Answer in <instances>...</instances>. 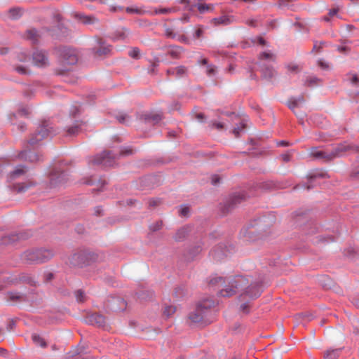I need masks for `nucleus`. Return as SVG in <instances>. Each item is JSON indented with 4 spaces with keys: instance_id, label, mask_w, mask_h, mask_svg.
Segmentation results:
<instances>
[{
    "instance_id": "obj_45",
    "label": "nucleus",
    "mask_w": 359,
    "mask_h": 359,
    "mask_svg": "<svg viewBox=\"0 0 359 359\" xmlns=\"http://www.w3.org/2000/svg\"><path fill=\"white\" fill-rule=\"evenodd\" d=\"M74 296L76 301L79 303H83L86 299V296L84 291L81 289L74 291Z\"/></svg>"
},
{
    "instance_id": "obj_22",
    "label": "nucleus",
    "mask_w": 359,
    "mask_h": 359,
    "mask_svg": "<svg viewBox=\"0 0 359 359\" xmlns=\"http://www.w3.org/2000/svg\"><path fill=\"white\" fill-rule=\"evenodd\" d=\"M307 177H308V184L304 183L302 184H299L296 188L301 187L302 188H304V189H306L307 190H310L315 187V185L313 183L315 179H316L318 177L325 178V177H329V176L325 172L317 171L314 173L309 174L307 176Z\"/></svg>"
},
{
    "instance_id": "obj_48",
    "label": "nucleus",
    "mask_w": 359,
    "mask_h": 359,
    "mask_svg": "<svg viewBox=\"0 0 359 359\" xmlns=\"http://www.w3.org/2000/svg\"><path fill=\"white\" fill-rule=\"evenodd\" d=\"M121 154L123 156H133L137 154V150L131 147H125L121 150Z\"/></svg>"
},
{
    "instance_id": "obj_32",
    "label": "nucleus",
    "mask_w": 359,
    "mask_h": 359,
    "mask_svg": "<svg viewBox=\"0 0 359 359\" xmlns=\"http://www.w3.org/2000/svg\"><path fill=\"white\" fill-rule=\"evenodd\" d=\"M304 102V99L302 96L297 98H291L288 102V107L294 111V109L302 105Z\"/></svg>"
},
{
    "instance_id": "obj_15",
    "label": "nucleus",
    "mask_w": 359,
    "mask_h": 359,
    "mask_svg": "<svg viewBox=\"0 0 359 359\" xmlns=\"http://www.w3.org/2000/svg\"><path fill=\"white\" fill-rule=\"evenodd\" d=\"M61 63L63 65H73L78 61V56L75 50L63 47L60 49Z\"/></svg>"
},
{
    "instance_id": "obj_42",
    "label": "nucleus",
    "mask_w": 359,
    "mask_h": 359,
    "mask_svg": "<svg viewBox=\"0 0 359 359\" xmlns=\"http://www.w3.org/2000/svg\"><path fill=\"white\" fill-rule=\"evenodd\" d=\"M212 22L215 25H229L231 22V20L227 16L222 15L219 18H213Z\"/></svg>"
},
{
    "instance_id": "obj_30",
    "label": "nucleus",
    "mask_w": 359,
    "mask_h": 359,
    "mask_svg": "<svg viewBox=\"0 0 359 359\" xmlns=\"http://www.w3.org/2000/svg\"><path fill=\"white\" fill-rule=\"evenodd\" d=\"M34 185V184L32 182H29L27 184L13 183L12 185L10 186V187H11V189L13 191H15L17 193H22V192H25L29 187H31Z\"/></svg>"
},
{
    "instance_id": "obj_51",
    "label": "nucleus",
    "mask_w": 359,
    "mask_h": 359,
    "mask_svg": "<svg viewBox=\"0 0 359 359\" xmlns=\"http://www.w3.org/2000/svg\"><path fill=\"white\" fill-rule=\"evenodd\" d=\"M22 283L29 284L30 285H36V281L29 276L22 274L19 278Z\"/></svg>"
},
{
    "instance_id": "obj_56",
    "label": "nucleus",
    "mask_w": 359,
    "mask_h": 359,
    "mask_svg": "<svg viewBox=\"0 0 359 359\" xmlns=\"http://www.w3.org/2000/svg\"><path fill=\"white\" fill-rule=\"evenodd\" d=\"M85 347L84 346H78L76 352L75 354H71V353H68L67 354V358L71 359L75 355H81L84 353Z\"/></svg>"
},
{
    "instance_id": "obj_10",
    "label": "nucleus",
    "mask_w": 359,
    "mask_h": 359,
    "mask_svg": "<svg viewBox=\"0 0 359 359\" xmlns=\"http://www.w3.org/2000/svg\"><path fill=\"white\" fill-rule=\"evenodd\" d=\"M84 322L88 325L104 330L109 328V324L107 318L100 313H88L84 318Z\"/></svg>"
},
{
    "instance_id": "obj_58",
    "label": "nucleus",
    "mask_w": 359,
    "mask_h": 359,
    "mask_svg": "<svg viewBox=\"0 0 359 359\" xmlns=\"http://www.w3.org/2000/svg\"><path fill=\"white\" fill-rule=\"evenodd\" d=\"M221 182V178L217 175H213L211 177V184L214 186L218 185Z\"/></svg>"
},
{
    "instance_id": "obj_31",
    "label": "nucleus",
    "mask_w": 359,
    "mask_h": 359,
    "mask_svg": "<svg viewBox=\"0 0 359 359\" xmlns=\"http://www.w3.org/2000/svg\"><path fill=\"white\" fill-rule=\"evenodd\" d=\"M184 51L182 47L179 46H171L168 50V55H170L172 58L177 59L180 57L181 54Z\"/></svg>"
},
{
    "instance_id": "obj_4",
    "label": "nucleus",
    "mask_w": 359,
    "mask_h": 359,
    "mask_svg": "<svg viewBox=\"0 0 359 359\" xmlns=\"http://www.w3.org/2000/svg\"><path fill=\"white\" fill-rule=\"evenodd\" d=\"M215 306V302L212 299H203L198 302L194 311L189 315V319L194 323H200L202 325H206L210 323L208 316L210 309Z\"/></svg>"
},
{
    "instance_id": "obj_37",
    "label": "nucleus",
    "mask_w": 359,
    "mask_h": 359,
    "mask_svg": "<svg viewBox=\"0 0 359 359\" xmlns=\"http://www.w3.org/2000/svg\"><path fill=\"white\" fill-rule=\"evenodd\" d=\"M126 11L128 13H135L137 15H144V14H149V11H147L143 9L142 8H137V7H127L126 8Z\"/></svg>"
},
{
    "instance_id": "obj_49",
    "label": "nucleus",
    "mask_w": 359,
    "mask_h": 359,
    "mask_svg": "<svg viewBox=\"0 0 359 359\" xmlns=\"http://www.w3.org/2000/svg\"><path fill=\"white\" fill-rule=\"evenodd\" d=\"M310 155L311 157H327V155L324 153V151L321 149H319L318 148L313 147L311 150Z\"/></svg>"
},
{
    "instance_id": "obj_52",
    "label": "nucleus",
    "mask_w": 359,
    "mask_h": 359,
    "mask_svg": "<svg viewBox=\"0 0 359 359\" xmlns=\"http://www.w3.org/2000/svg\"><path fill=\"white\" fill-rule=\"evenodd\" d=\"M174 11V9L172 8H160V9H155L153 12L149 11V15H157V14H168L171 12Z\"/></svg>"
},
{
    "instance_id": "obj_19",
    "label": "nucleus",
    "mask_w": 359,
    "mask_h": 359,
    "mask_svg": "<svg viewBox=\"0 0 359 359\" xmlns=\"http://www.w3.org/2000/svg\"><path fill=\"white\" fill-rule=\"evenodd\" d=\"M89 163L100 170H108L117 165L115 158H93Z\"/></svg>"
},
{
    "instance_id": "obj_46",
    "label": "nucleus",
    "mask_w": 359,
    "mask_h": 359,
    "mask_svg": "<svg viewBox=\"0 0 359 359\" xmlns=\"http://www.w3.org/2000/svg\"><path fill=\"white\" fill-rule=\"evenodd\" d=\"M197 8L201 13H204L206 11H212L214 6L212 4H198Z\"/></svg>"
},
{
    "instance_id": "obj_13",
    "label": "nucleus",
    "mask_w": 359,
    "mask_h": 359,
    "mask_svg": "<svg viewBox=\"0 0 359 359\" xmlns=\"http://www.w3.org/2000/svg\"><path fill=\"white\" fill-rule=\"evenodd\" d=\"M33 233L31 230H23L12 233L2 237L1 243L3 245L14 244L16 242L25 241L32 237Z\"/></svg>"
},
{
    "instance_id": "obj_43",
    "label": "nucleus",
    "mask_w": 359,
    "mask_h": 359,
    "mask_svg": "<svg viewBox=\"0 0 359 359\" xmlns=\"http://www.w3.org/2000/svg\"><path fill=\"white\" fill-rule=\"evenodd\" d=\"M27 38L33 41V43H36L38 41L39 34L38 32L34 29H31L27 31L26 32Z\"/></svg>"
},
{
    "instance_id": "obj_17",
    "label": "nucleus",
    "mask_w": 359,
    "mask_h": 359,
    "mask_svg": "<svg viewBox=\"0 0 359 359\" xmlns=\"http://www.w3.org/2000/svg\"><path fill=\"white\" fill-rule=\"evenodd\" d=\"M126 306V301L121 297H110L106 302V307L114 312L124 311Z\"/></svg>"
},
{
    "instance_id": "obj_25",
    "label": "nucleus",
    "mask_w": 359,
    "mask_h": 359,
    "mask_svg": "<svg viewBox=\"0 0 359 359\" xmlns=\"http://www.w3.org/2000/svg\"><path fill=\"white\" fill-rule=\"evenodd\" d=\"M191 231V226H188V225L184 226L177 230V231L175 233L173 238L175 241H177V242L182 241L189 234Z\"/></svg>"
},
{
    "instance_id": "obj_59",
    "label": "nucleus",
    "mask_w": 359,
    "mask_h": 359,
    "mask_svg": "<svg viewBox=\"0 0 359 359\" xmlns=\"http://www.w3.org/2000/svg\"><path fill=\"white\" fill-rule=\"evenodd\" d=\"M240 311L247 314L250 312V305L248 302H245L240 306Z\"/></svg>"
},
{
    "instance_id": "obj_26",
    "label": "nucleus",
    "mask_w": 359,
    "mask_h": 359,
    "mask_svg": "<svg viewBox=\"0 0 359 359\" xmlns=\"http://www.w3.org/2000/svg\"><path fill=\"white\" fill-rule=\"evenodd\" d=\"M75 18L85 25H93L98 22V19L94 15H86L83 13H76Z\"/></svg>"
},
{
    "instance_id": "obj_7",
    "label": "nucleus",
    "mask_w": 359,
    "mask_h": 359,
    "mask_svg": "<svg viewBox=\"0 0 359 359\" xmlns=\"http://www.w3.org/2000/svg\"><path fill=\"white\" fill-rule=\"evenodd\" d=\"M250 197V194L245 191L233 193L222 203H219V209L222 215H226L237 208L239 204Z\"/></svg>"
},
{
    "instance_id": "obj_20",
    "label": "nucleus",
    "mask_w": 359,
    "mask_h": 359,
    "mask_svg": "<svg viewBox=\"0 0 359 359\" xmlns=\"http://www.w3.org/2000/svg\"><path fill=\"white\" fill-rule=\"evenodd\" d=\"M96 45L93 47V53L95 56L101 57L110 53L111 46L106 44L105 41L101 38H96Z\"/></svg>"
},
{
    "instance_id": "obj_38",
    "label": "nucleus",
    "mask_w": 359,
    "mask_h": 359,
    "mask_svg": "<svg viewBox=\"0 0 359 359\" xmlns=\"http://www.w3.org/2000/svg\"><path fill=\"white\" fill-rule=\"evenodd\" d=\"M137 297L142 300H149L153 298L154 292L149 290H140L137 292Z\"/></svg>"
},
{
    "instance_id": "obj_8",
    "label": "nucleus",
    "mask_w": 359,
    "mask_h": 359,
    "mask_svg": "<svg viewBox=\"0 0 359 359\" xmlns=\"http://www.w3.org/2000/svg\"><path fill=\"white\" fill-rule=\"evenodd\" d=\"M103 259L104 255L102 254L90 251H81L72 255L70 262L75 266L83 267L94 262H102Z\"/></svg>"
},
{
    "instance_id": "obj_62",
    "label": "nucleus",
    "mask_w": 359,
    "mask_h": 359,
    "mask_svg": "<svg viewBox=\"0 0 359 359\" xmlns=\"http://www.w3.org/2000/svg\"><path fill=\"white\" fill-rule=\"evenodd\" d=\"M189 213V208L184 206L182 207L180 210V215L183 217H187Z\"/></svg>"
},
{
    "instance_id": "obj_24",
    "label": "nucleus",
    "mask_w": 359,
    "mask_h": 359,
    "mask_svg": "<svg viewBox=\"0 0 359 359\" xmlns=\"http://www.w3.org/2000/svg\"><path fill=\"white\" fill-rule=\"evenodd\" d=\"M130 35V31L126 28L121 27L118 29L113 34V39L116 41H126Z\"/></svg>"
},
{
    "instance_id": "obj_60",
    "label": "nucleus",
    "mask_w": 359,
    "mask_h": 359,
    "mask_svg": "<svg viewBox=\"0 0 359 359\" xmlns=\"http://www.w3.org/2000/svg\"><path fill=\"white\" fill-rule=\"evenodd\" d=\"M140 54V50L138 48H133L128 53L129 56L133 58H137Z\"/></svg>"
},
{
    "instance_id": "obj_35",
    "label": "nucleus",
    "mask_w": 359,
    "mask_h": 359,
    "mask_svg": "<svg viewBox=\"0 0 359 359\" xmlns=\"http://www.w3.org/2000/svg\"><path fill=\"white\" fill-rule=\"evenodd\" d=\"M341 348L330 349L324 353V359H337Z\"/></svg>"
},
{
    "instance_id": "obj_54",
    "label": "nucleus",
    "mask_w": 359,
    "mask_h": 359,
    "mask_svg": "<svg viewBox=\"0 0 359 359\" xmlns=\"http://www.w3.org/2000/svg\"><path fill=\"white\" fill-rule=\"evenodd\" d=\"M165 27V35L166 37L170 39H175L177 36V34L175 33L174 30L168 27L167 26H164Z\"/></svg>"
},
{
    "instance_id": "obj_27",
    "label": "nucleus",
    "mask_w": 359,
    "mask_h": 359,
    "mask_svg": "<svg viewBox=\"0 0 359 359\" xmlns=\"http://www.w3.org/2000/svg\"><path fill=\"white\" fill-rule=\"evenodd\" d=\"M7 299L11 302H27L28 298L25 294L19 292H8Z\"/></svg>"
},
{
    "instance_id": "obj_5",
    "label": "nucleus",
    "mask_w": 359,
    "mask_h": 359,
    "mask_svg": "<svg viewBox=\"0 0 359 359\" xmlns=\"http://www.w3.org/2000/svg\"><path fill=\"white\" fill-rule=\"evenodd\" d=\"M48 123H44L36 133H34L29 140L23 149L20 152L18 157H27L32 154V151H34L39 142L44 138L48 137L52 133Z\"/></svg>"
},
{
    "instance_id": "obj_23",
    "label": "nucleus",
    "mask_w": 359,
    "mask_h": 359,
    "mask_svg": "<svg viewBox=\"0 0 359 359\" xmlns=\"http://www.w3.org/2000/svg\"><path fill=\"white\" fill-rule=\"evenodd\" d=\"M292 218L294 220V223L297 226H302L303 225H305L311 227L312 224L308 223L309 219L307 215L302 211L294 212L292 215Z\"/></svg>"
},
{
    "instance_id": "obj_44",
    "label": "nucleus",
    "mask_w": 359,
    "mask_h": 359,
    "mask_svg": "<svg viewBox=\"0 0 359 359\" xmlns=\"http://www.w3.org/2000/svg\"><path fill=\"white\" fill-rule=\"evenodd\" d=\"M320 285L325 289L331 287L332 280L326 276H322L318 279Z\"/></svg>"
},
{
    "instance_id": "obj_3",
    "label": "nucleus",
    "mask_w": 359,
    "mask_h": 359,
    "mask_svg": "<svg viewBox=\"0 0 359 359\" xmlns=\"http://www.w3.org/2000/svg\"><path fill=\"white\" fill-rule=\"evenodd\" d=\"M69 163L67 161L58 160L49 167L48 177L51 187L60 186L67 182L68 175L66 167Z\"/></svg>"
},
{
    "instance_id": "obj_36",
    "label": "nucleus",
    "mask_w": 359,
    "mask_h": 359,
    "mask_svg": "<svg viewBox=\"0 0 359 359\" xmlns=\"http://www.w3.org/2000/svg\"><path fill=\"white\" fill-rule=\"evenodd\" d=\"M276 58V55L271 52H263L259 55V60L260 61L275 62Z\"/></svg>"
},
{
    "instance_id": "obj_11",
    "label": "nucleus",
    "mask_w": 359,
    "mask_h": 359,
    "mask_svg": "<svg viewBox=\"0 0 359 359\" xmlns=\"http://www.w3.org/2000/svg\"><path fill=\"white\" fill-rule=\"evenodd\" d=\"M161 178L158 175H147L137 181L138 189L143 191L154 189L161 184Z\"/></svg>"
},
{
    "instance_id": "obj_2",
    "label": "nucleus",
    "mask_w": 359,
    "mask_h": 359,
    "mask_svg": "<svg viewBox=\"0 0 359 359\" xmlns=\"http://www.w3.org/2000/svg\"><path fill=\"white\" fill-rule=\"evenodd\" d=\"M55 255L52 248L40 247L28 249L20 255L22 262L26 264H40L48 262Z\"/></svg>"
},
{
    "instance_id": "obj_39",
    "label": "nucleus",
    "mask_w": 359,
    "mask_h": 359,
    "mask_svg": "<svg viewBox=\"0 0 359 359\" xmlns=\"http://www.w3.org/2000/svg\"><path fill=\"white\" fill-rule=\"evenodd\" d=\"M32 339L33 342L38 346H40L42 348H45L47 346V344L43 338H42L39 334H33L32 336Z\"/></svg>"
},
{
    "instance_id": "obj_28",
    "label": "nucleus",
    "mask_w": 359,
    "mask_h": 359,
    "mask_svg": "<svg viewBox=\"0 0 359 359\" xmlns=\"http://www.w3.org/2000/svg\"><path fill=\"white\" fill-rule=\"evenodd\" d=\"M202 250V243L200 242L195 245L194 246L191 247L189 251L188 255L186 257V259L187 261L192 260L197 255H198Z\"/></svg>"
},
{
    "instance_id": "obj_29",
    "label": "nucleus",
    "mask_w": 359,
    "mask_h": 359,
    "mask_svg": "<svg viewBox=\"0 0 359 359\" xmlns=\"http://www.w3.org/2000/svg\"><path fill=\"white\" fill-rule=\"evenodd\" d=\"M145 120L156 124L159 123L163 118L161 112H151L144 115Z\"/></svg>"
},
{
    "instance_id": "obj_50",
    "label": "nucleus",
    "mask_w": 359,
    "mask_h": 359,
    "mask_svg": "<svg viewBox=\"0 0 359 359\" xmlns=\"http://www.w3.org/2000/svg\"><path fill=\"white\" fill-rule=\"evenodd\" d=\"M163 226V222L162 220H158L151 224L149 225V231L153 233L158 231L162 229Z\"/></svg>"
},
{
    "instance_id": "obj_33",
    "label": "nucleus",
    "mask_w": 359,
    "mask_h": 359,
    "mask_svg": "<svg viewBox=\"0 0 359 359\" xmlns=\"http://www.w3.org/2000/svg\"><path fill=\"white\" fill-rule=\"evenodd\" d=\"M187 294V289L185 285H180L177 286L174 290V296L177 299H182Z\"/></svg>"
},
{
    "instance_id": "obj_64",
    "label": "nucleus",
    "mask_w": 359,
    "mask_h": 359,
    "mask_svg": "<svg viewBox=\"0 0 359 359\" xmlns=\"http://www.w3.org/2000/svg\"><path fill=\"white\" fill-rule=\"evenodd\" d=\"M94 215L97 217L103 215V210L101 206H97L94 209Z\"/></svg>"
},
{
    "instance_id": "obj_40",
    "label": "nucleus",
    "mask_w": 359,
    "mask_h": 359,
    "mask_svg": "<svg viewBox=\"0 0 359 359\" xmlns=\"http://www.w3.org/2000/svg\"><path fill=\"white\" fill-rule=\"evenodd\" d=\"M115 117L119 123L123 124H127L131 121L130 117L124 112H118Z\"/></svg>"
},
{
    "instance_id": "obj_14",
    "label": "nucleus",
    "mask_w": 359,
    "mask_h": 359,
    "mask_svg": "<svg viewBox=\"0 0 359 359\" xmlns=\"http://www.w3.org/2000/svg\"><path fill=\"white\" fill-rule=\"evenodd\" d=\"M233 252H234V246L233 245L220 243L210 252V255L214 260L218 262L221 261Z\"/></svg>"
},
{
    "instance_id": "obj_12",
    "label": "nucleus",
    "mask_w": 359,
    "mask_h": 359,
    "mask_svg": "<svg viewBox=\"0 0 359 359\" xmlns=\"http://www.w3.org/2000/svg\"><path fill=\"white\" fill-rule=\"evenodd\" d=\"M282 188L279 182L268 180L262 182H252L249 185V194L251 197L255 196V191L260 189L263 191H271L276 189Z\"/></svg>"
},
{
    "instance_id": "obj_55",
    "label": "nucleus",
    "mask_w": 359,
    "mask_h": 359,
    "mask_svg": "<svg viewBox=\"0 0 359 359\" xmlns=\"http://www.w3.org/2000/svg\"><path fill=\"white\" fill-rule=\"evenodd\" d=\"M176 76H182L187 73V68L184 66H179L175 68Z\"/></svg>"
},
{
    "instance_id": "obj_63",
    "label": "nucleus",
    "mask_w": 359,
    "mask_h": 359,
    "mask_svg": "<svg viewBox=\"0 0 359 359\" xmlns=\"http://www.w3.org/2000/svg\"><path fill=\"white\" fill-rule=\"evenodd\" d=\"M206 72H207V74L210 76L215 75L216 73L215 67L211 66V65L208 66Z\"/></svg>"
},
{
    "instance_id": "obj_9",
    "label": "nucleus",
    "mask_w": 359,
    "mask_h": 359,
    "mask_svg": "<svg viewBox=\"0 0 359 359\" xmlns=\"http://www.w3.org/2000/svg\"><path fill=\"white\" fill-rule=\"evenodd\" d=\"M264 284L265 282L263 276H259L256 280L250 278L249 286L247 287L244 292L241 294L240 298L243 300L245 297H248L250 299H257L261 295Z\"/></svg>"
},
{
    "instance_id": "obj_34",
    "label": "nucleus",
    "mask_w": 359,
    "mask_h": 359,
    "mask_svg": "<svg viewBox=\"0 0 359 359\" xmlns=\"http://www.w3.org/2000/svg\"><path fill=\"white\" fill-rule=\"evenodd\" d=\"M261 71L264 78L269 80L271 79L276 75V72L272 67L265 66L264 65H263Z\"/></svg>"
},
{
    "instance_id": "obj_47",
    "label": "nucleus",
    "mask_w": 359,
    "mask_h": 359,
    "mask_svg": "<svg viewBox=\"0 0 359 359\" xmlns=\"http://www.w3.org/2000/svg\"><path fill=\"white\" fill-rule=\"evenodd\" d=\"M226 283V280L223 277H215L212 278L209 281V285L215 286V285H223L224 283Z\"/></svg>"
},
{
    "instance_id": "obj_18",
    "label": "nucleus",
    "mask_w": 359,
    "mask_h": 359,
    "mask_svg": "<svg viewBox=\"0 0 359 359\" xmlns=\"http://www.w3.org/2000/svg\"><path fill=\"white\" fill-rule=\"evenodd\" d=\"M32 167L27 163L19 164L16 165L14 170L8 175V180L13 182L15 180L25 176L30 170Z\"/></svg>"
},
{
    "instance_id": "obj_16",
    "label": "nucleus",
    "mask_w": 359,
    "mask_h": 359,
    "mask_svg": "<svg viewBox=\"0 0 359 359\" xmlns=\"http://www.w3.org/2000/svg\"><path fill=\"white\" fill-rule=\"evenodd\" d=\"M358 151V147L344 142L336 145L332 151V155L334 156H350L356 154Z\"/></svg>"
},
{
    "instance_id": "obj_21",
    "label": "nucleus",
    "mask_w": 359,
    "mask_h": 359,
    "mask_svg": "<svg viewBox=\"0 0 359 359\" xmlns=\"http://www.w3.org/2000/svg\"><path fill=\"white\" fill-rule=\"evenodd\" d=\"M32 60L36 66L44 67L49 65L48 58L43 50H36L32 55Z\"/></svg>"
},
{
    "instance_id": "obj_57",
    "label": "nucleus",
    "mask_w": 359,
    "mask_h": 359,
    "mask_svg": "<svg viewBox=\"0 0 359 359\" xmlns=\"http://www.w3.org/2000/svg\"><path fill=\"white\" fill-rule=\"evenodd\" d=\"M245 128V125L243 123H241V126L234 128L233 130V133L234 134L236 137H238L240 135V133Z\"/></svg>"
},
{
    "instance_id": "obj_53",
    "label": "nucleus",
    "mask_w": 359,
    "mask_h": 359,
    "mask_svg": "<svg viewBox=\"0 0 359 359\" xmlns=\"http://www.w3.org/2000/svg\"><path fill=\"white\" fill-rule=\"evenodd\" d=\"M176 311V307L174 306H167L165 307L163 311V314L166 317H170L171 315H172Z\"/></svg>"
},
{
    "instance_id": "obj_61",
    "label": "nucleus",
    "mask_w": 359,
    "mask_h": 359,
    "mask_svg": "<svg viewBox=\"0 0 359 359\" xmlns=\"http://www.w3.org/2000/svg\"><path fill=\"white\" fill-rule=\"evenodd\" d=\"M15 71L20 74H27L29 73V70L23 66L16 67Z\"/></svg>"
},
{
    "instance_id": "obj_6",
    "label": "nucleus",
    "mask_w": 359,
    "mask_h": 359,
    "mask_svg": "<svg viewBox=\"0 0 359 359\" xmlns=\"http://www.w3.org/2000/svg\"><path fill=\"white\" fill-rule=\"evenodd\" d=\"M251 277L244 276H236L230 281L229 285L224 289L220 290L219 295L224 297H229L234 295L236 292H244L247 287L249 286Z\"/></svg>"
},
{
    "instance_id": "obj_41",
    "label": "nucleus",
    "mask_w": 359,
    "mask_h": 359,
    "mask_svg": "<svg viewBox=\"0 0 359 359\" xmlns=\"http://www.w3.org/2000/svg\"><path fill=\"white\" fill-rule=\"evenodd\" d=\"M8 15L11 19L16 20L21 16L22 11L19 8H13L9 10Z\"/></svg>"
},
{
    "instance_id": "obj_1",
    "label": "nucleus",
    "mask_w": 359,
    "mask_h": 359,
    "mask_svg": "<svg viewBox=\"0 0 359 359\" xmlns=\"http://www.w3.org/2000/svg\"><path fill=\"white\" fill-rule=\"evenodd\" d=\"M276 222L273 214L263 215L250 222L241 230V233L248 241H255L265 236L269 229Z\"/></svg>"
}]
</instances>
